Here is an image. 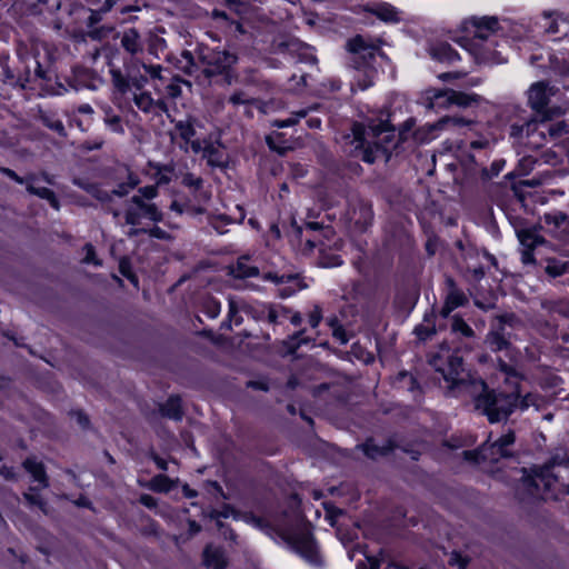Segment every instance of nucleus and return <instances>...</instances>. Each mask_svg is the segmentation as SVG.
I'll return each instance as SVG.
<instances>
[{
	"label": "nucleus",
	"instance_id": "29",
	"mask_svg": "<svg viewBox=\"0 0 569 569\" xmlns=\"http://www.w3.org/2000/svg\"><path fill=\"white\" fill-rule=\"evenodd\" d=\"M359 448L368 458L377 459L390 453L395 449V446L390 440L386 441L383 445H377L372 439H369L360 445Z\"/></svg>",
	"mask_w": 569,
	"mask_h": 569
},
{
	"label": "nucleus",
	"instance_id": "42",
	"mask_svg": "<svg viewBox=\"0 0 569 569\" xmlns=\"http://www.w3.org/2000/svg\"><path fill=\"white\" fill-rule=\"evenodd\" d=\"M316 109V107L303 108L297 111L291 112V116L284 120H276L273 126L278 128L291 127L299 122L300 119L306 118L311 110Z\"/></svg>",
	"mask_w": 569,
	"mask_h": 569
},
{
	"label": "nucleus",
	"instance_id": "24",
	"mask_svg": "<svg viewBox=\"0 0 569 569\" xmlns=\"http://www.w3.org/2000/svg\"><path fill=\"white\" fill-rule=\"evenodd\" d=\"M121 47L128 52L132 59L143 51V43L141 41L140 33L137 29L130 28L123 31L121 40Z\"/></svg>",
	"mask_w": 569,
	"mask_h": 569
},
{
	"label": "nucleus",
	"instance_id": "52",
	"mask_svg": "<svg viewBox=\"0 0 569 569\" xmlns=\"http://www.w3.org/2000/svg\"><path fill=\"white\" fill-rule=\"evenodd\" d=\"M263 279L267 281L274 282L277 284L287 283L291 281H298V274H278L276 272H267L263 274Z\"/></svg>",
	"mask_w": 569,
	"mask_h": 569
},
{
	"label": "nucleus",
	"instance_id": "10",
	"mask_svg": "<svg viewBox=\"0 0 569 569\" xmlns=\"http://www.w3.org/2000/svg\"><path fill=\"white\" fill-rule=\"evenodd\" d=\"M143 219H148L152 222H161L163 220V213L154 202H148L141 197H131L126 202V223L134 227L140 224Z\"/></svg>",
	"mask_w": 569,
	"mask_h": 569
},
{
	"label": "nucleus",
	"instance_id": "30",
	"mask_svg": "<svg viewBox=\"0 0 569 569\" xmlns=\"http://www.w3.org/2000/svg\"><path fill=\"white\" fill-rule=\"evenodd\" d=\"M73 183L91 194L98 201L102 203L111 202V193L107 190H103L99 184L77 178L73 180Z\"/></svg>",
	"mask_w": 569,
	"mask_h": 569
},
{
	"label": "nucleus",
	"instance_id": "37",
	"mask_svg": "<svg viewBox=\"0 0 569 569\" xmlns=\"http://www.w3.org/2000/svg\"><path fill=\"white\" fill-rule=\"evenodd\" d=\"M39 120L50 130L57 132L60 137H66L67 131L61 120H59L53 113L39 110Z\"/></svg>",
	"mask_w": 569,
	"mask_h": 569
},
{
	"label": "nucleus",
	"instance_id": "55",
	"mask_svg": "<svg viewBox=\"0 0 569 569\" xmlns=\"http://www.w3.org/2000/svg\"><path fill=\"white\" fill-rule=\"evenodd\" d=\"M451 327L455 332H460L465 337L470 338L475 335L472 328L461 318H453Z\"/></svg>",
	"mask_w": 569,
	"mask_h": 569
},
{
	"label": "nucleus",
	"instance_id": "61",
	"mask_svg": "<svg viewBox=\"0 0 569 569\" xmlns=\"http://www.w3.org/2000/svg\"><path fill=\"white\" fill-rule=\"evenodd\" d=\"M86 256L83 258L84 263H92L94 266H101V261L97 259L94 247L91 243L84 246Z\"/></svg>",
	"mask_w": 569,
	"mask_h": 569
},
{
	"label": "nucleus",
	"instance_id": "49",
	"mask_svg": "<svg viewBox=\"0 0 569 569\" xmlns=\"http://www.w3.org/2000/svg\"><path fill=\"white\" fill-rule=\"evenodd\" d=\"M229 102L233 106H240V104L258 106L259 100L254 99L252 97H249L244 91L239 90V91H234L229 97Z\"/></svg>",
	"mask_w": 569,
	"mask_h": 569
},
{
	"label": "nucleus",
	"instance_id": "22",
	"mask_svg": "<svg viewBox=\"0 0 569 569\" xmlns=\"http://www.w3.org/2000/svg\"><path fill=\"white\" fill-rule=\"evenodd\" d=\"M538 120L531 118L522 123H512L510 126L509 136L519 146L525 147L527 140L531 136L532 131L537 127Z\"/></svg>",
	"mask_w": 569,
	"mask_h": 569
},
{
	"label": "nucleus",
	"instance_id": "26",
	"mask_svg": "<svg viewBox=\"0 0 569 569\" xmlns=\"http://www.w3.org/2000/svg\"><path fill=\"white\" fill-rule=\"evenodd\" d=\"M37 181V177L34 174H29L27 177V191L31 194H34L41 199L47 200L52 208L59 209L60 203L57 199L54 192L46 187H36L34 182Z\"/></svg>",
	"mask_w": 569,
	"mask_h": 569
},
{
	"label": "nucleus",
	"instance_id": "50",
	"mask_svg": "<svg viewBox=\"0 0 569 569\" xmlns=\"http://www.w3.org/2000/svg\"><path fill=\"white\" fill-rule=\"evenodd\" d=\"M132 61H134V59H131L130 63L126 64V68L131 67ZM136 61H138V64L132 69V73H134V70L139 66H141L144 69V71L147 73H149V76L152 79H161L162 67L160 64H147V63L140 62L138 59H136Z\"/></svg>",
	"mask_w": 569,
	"mask_h": 569
},
{
	"label": "nucleus",
	"instance_id": "6",
	"mask_svg": "<svg viewBox=\"0 0 569 569\" xmlns=\"http://www.w3.org/2000/svg\"><path fill=\"white\" fill-rule=\"evenodd\" d=\"M380 40H372L358 34L347 41V49L355 54L353 64L357 70H363L365 79L361 82L359 79V87L366 89L373 82L377 71L371 67V60L380 50Z\"/></svg>",
	"mask_w": 569,
	"mask_h": 569
},
{
	"label": "nucleus",
	"instance_id": "21",
	"mask_svg": "<svg viewBox=\"0 0 569 569\" xmlns=\"http://www.w3.org/2000/svg\"><path fill=\"white\" fill-rule=\"evenodd\" d=\"M428 51L432 59L443 63H453L460 59L458 52L447 42L432 43Z\"/></svg>",
	"mask_w": 569,
	"mask_h": 569
},
{
	"label": "nucleus",
	"instance_id": "23",
	"mask_svg": "<svg viewBox=\"0 0 569 569\" xmlns=\"http://www.w3.org/2000/svg\"><path fill=\"white\" fill-rule=\"evenodd\" d=\"M508 336L509 332L503 331L501 327L491 326V329L486 337L485 343L493 352L502 351L510 347Z\"/></svg>",
	"mask_w": 569,
	"mask_h": 569
},
{
	"label": "nucleus",
	"instance_id": "13",
	"mask_svg": "<svg viewBox=\"0 0 569 569\" xmlns=\"http://www.w3.org/2000/svg\"><path fill=\"white\" fill-rule=\"evenodd\" d=\"M545 32L555 40L569 36V13L562 11H543L542 14Z\"/></svg>",
	"mask_w": 569,
	"mask_h": 569
},
{
	"label": "nucleus",
	"instance_id": "16",
	"mask_svg": "<svg viewBox=\"0 0 569 569\" xmlns=\"http://www.w3.org/2000/svg\"><path fill=\"white\" fill-rule=\"evenodd\" d=\"M272 51L274 53H289L291 56H297L301 61L308 60L312 63L317 61L316 57L306 52L307 47L297 39L276 40L272 43Z\"/></svg>",
	"mask_w": 569,
	"mask_h": 569
},
{
	"label": "nucleus",
	"instance_id": "7",
	"mask_svg": "<svg viewBox=\"0 0 569 569\" xmlns=\"http://www.w3.org/2000/svg\"><path fill=\"white\" fill-rule=\"evenodd\" d=\"M516 435L512 430H508L493 442H485L479 449L466 450L462 452L463 458L468 461L480 462H499L501 459L512 458L515 455Z\"/></svg>",
	"mask_w": 569,
	"mask_h": 569
},
{
	"label": "nucleus",
	"instance_id": "60",
	"mask_svg": "<svg viewBox=\"0 0 569 569\" xmlns=\"http://www.w3.org/2000/svg\"><path fill=\"white\" fill-rule=\"evenodd\" d=\"M158 196V187L157 186H146L142 188H139L138 194H134L133 197H141L148 202H152V200Z\"/></svg>",
	"mask_w": 569,
	"mask_h": 569
},
{
	"label": "nucleus",
	"instance_id": "17",
	"mask_svg": "<svg viewBox=\"0 0 569 569\" xmlns=\"http://www.w3.org/2000/svg\"><path fill=\"white\" fill-rule=\"evenodd\" d=\"M22 467L31 476L32 480L38 483V488L47 489L49 487L50 482L46 467L34 456L26 458Z\"/></svg>",
	"mask_w": 569,
	"mask_h": 569
},
{
	"label": "nucleus",
	"instance_id": "44",
	"mask_svg": "<svg viewBox=\"0 0 569 569\" xmlns=\"http://www.w3.org/2000/svg\"><path fill=\"white\" fill-rule=\"evenodd\" d=\"M546 140V129L541 126V121L537 123V127L532 131L531 136L527 140L526 148L538 149L543 146Z\"/></svg>",
	"mask_w": 569,
	"mask_h": 569
},
{
	"label": "nucleus",
	"instance_id": "20",
	"mask_svg": "<svg viewBox=\"0 0 569 569\" xmlns=\"http://www.w3.org/2000/svg\"><path fill=\"white\" fill-rule=\"evenodd\" d=\"M202 156L207 163L213 168H224L227 166V157L220 143L206 142L202 149Z\"/></svg>",
	"mask_w": 569,
	"mask_h": 569
},
{
	"label": "nucleus",
	"instance_id": "62",
	"mask_svg": "<svg viewBox=\"0 0 569 569\" xmlns=\"http://www.w3.org/2000/svg\"><path fill=\"white\" fill-rule=\"evenodd\" d=\"M106 124L117 133L123 132V127L121 124V118L119 116H111L104 119Z\"/></svg>",
	"mask_w": 569,
	"mask_h": 569
},
{
	"label": "nucleus",
	"instance_id": "11",
	"mask_svg": "<svg viewBox=\"0 0 569 569\" xmlns=\"http://www.w3.org/2000/svg\"><path fill=\"white\" fill-rule=\"evenodd\" d=\"M505 43L500 44L497 39H491L486 42L469 43L468 51L475 58L478 64H501L507 62L503 49Z\"/></svg>",
	"mask_w": 569,
	"mask_h": 569
},
{
	"label": "nucleus",
	"instance_id": "48",
	"mask_svg": "<svg viewBox=\"0 0 569 569\" xmlns=\"http://www.w3.org/2000/svg\"><path fill=\"white\" fill-rule=\"evenodd\" d=\"M172 488V481L164 475H157L150 481V489L157 492H168Z\"/></svg>",
	"mask_w": 569,
	"mask_h": 569
},
{
	"label": "nucleus",
	"instance_id": "18",
	"mask_svg": "<svg viewBox=\"0 0 569 569\" xmlns=\"http://www.w3.org/2000/svg\"><path fill=\"white\" fill-rule=\"evenodd\" d=\"M475 123L473 120L466 119L463 117L457 116H446L440 118L437 122L432 124H428L426 129L428 132L432 131H460L461 129L472 126Z\"/></svg>",
	"mask_w": 569,
	"mask_h": 569
},
{
	"label": "nucleus",
	"instance_id": "28",
	"mask_svg": "<svg viewBox=\"0 0 569 569\" xmlns=\"http://www.w3.org/2000/svg\"><path fill=\"white\" fill-rule=\"evenodd\" d=\"M247 257L238 258L237 262L229 267V274L238 279L253 278L259 276V269L248 263Z\"/></svg>",
	"mask_w": 569,
	"mask_h": 569
},
{
	"label": "nucleus",
	"instance_id": "15",
	"mask_svg": "<svg viewBox=\"0 0 569 569\" xmlns=\"http://www.w3.org/2000/svg\"><path fill=\"white\" fill-rule=\"evenodd\" d=\"M555 92L552 88L545 81H539L528 90V102L529 106L537 112H541L548 104L550 96Z\"/></svg>",
	"mask_w": 569,
	"mask_h": 569
},
{
	"label": "nucleus",
	"instance_id": "51",
	"mask_svg": "<svg viewBox=\"0 0 569 569\" xmlns=\"http://www.w3.org/2000/svg\"><path fill=\"white\" fill-rule=\"evenodd\" d=\"M323 238L325 237L321 234H308L305 239V247L302 249L303 252L311 253L315 250V248L323 247Z\"/></svg>",
	"mask_w": 569,
	"mask_h": 569
},
{
	"label": "nucleus",
	"instance_id": "1",
	"mask_svg": "<svg viewBox=\"0 0 569 569\" xmlns=\"http://www.w3.org/2000/svg\"><path fill=\"white\" fill-rule=\"evenodd\" d=\"M429 363L441 373L448 383L449 393L473 397L476 410L487 416L491 423L506 420L518 406L523 409L533 403L531 395L525 396L520 401L518 391L496 392L488 389L482 380L466 379L462 358L458 353H451L447 343H442L439 352L430 356Z\"/></svg>",
	"mask_w": 569,
	"mask_h": 569
},
{
	"label": "nucleus",
	"instance_id": "58",
	"mask_svg": "<svg viewBox=\"0 0 569 569\" xmlns=\"http://www.w3.org/2000/svg\"><path fill=\"white\" fill-rule=\"evenodd\" d=\"M232 515H234L233 508L229 505H224L221 510H211L209 517L213 520H217V525L221 527L222 523L219 521V519L229 518Z\"/></svg>",
	"mask_w": 569,
	"mask_h": 569
},
{
	"label": "nucleus",
	"instance_id": "38",
	"mask_svg": "<svg viewBox=\"0 0 569 569\" xmlns=\"http://www.w3.org/2000/svg\"><path fill=\"white\" fill-rule=\"evenodd\" d=\"M452 97V104L461 107V108H468L473 104H478L481 101V97L476 93H466L461 91L453 90L451 92Z\"/></svg>",
	"mask_w": 569,
	"mask_h": 569
},
{
	"label": "nucleus",
	"instance_id": "31",
	"mask_svg": "<svg viewBox=\"0 0 569 569\" xmlns=\"http://www.w3.org/2000/svg\"><path fill=\"white\" fill-rule=\"evenodd\" d=\"M372 217L371 207L366 203H360L353 209L350 219L353 220L357 229L362 232L371 224Z\"/></svg>",
	"mask_w": 569,
	"mask_h": 569
},
{
	"label": "nucleus",
	"instance_id": "64",
	"mask_svg": "<svg viewBox=\"0 0 569 569\" xmlns=\"http://www.w3.org/2000/svg\"><path fill=\"white\" fill-rule=\"evenodd\" d=\"M380 563L377 559L368 557L366 562H358L357 569H379Z\"/></svg>",
	"mask_w": 569,
	"mask_h": 569
},
{
	"label": "nucleus",
	"instance_id": "3",
	"mask_svg": "<svg viewBox=\"0 0 569 569\" xmlns=\"http://www.w3.org/2000/svg\"><path fill=\"white\" fill-rule=\"evenodd\" d=\"M137 64L138 61H132L131 67L126 68V73H123L120 68H110L109 73L111 77V83L114 92L120 96L128 94L132 89L140 91L133 93L134 104L142 112L149 113L153 110L156 101L149 92L142 91L143 87L148 82L147 77L140 73H132V69Z\"/></svg>",
	"mask_w": 569,
	"mask_h": 569
},
{
	"label": "nucleus",
	"instance_id": "35",
	"mask_svg": "<svg viewBox=\"0 0 569 569\" xmlns=\"http://www.w3.org/2000/svg\"><path fill=\"white\" fill-rule=\"evenodd\" d=\"M368 11L385 22H397L399 20L397 9L389 3L375 4Z\"/></svg>",
	"mask_w": 569,
	"mask_h": 569
},
{
	"label": "nucleus",
	"instance_id": "41",
	"mask_svg": "<svg viewBox=\"0 0 569 569\" xmlns=\"http://www.w3.org/2000/svg\"><path fill=\"white\" fill-rule=\"evenodd\" d=\"M541 220L547 226H552L555 229H558L562 226H569V216L562 211L545 213Z\"/></svg>",
	"mask_w": 569,
	"mask_h": 569
},
{
	"label": "nucleus",
	"instance_id": "59",
	"mask_svg": "<svg viewBox=\"0 0 569 569\" xmlns=\"http://www.w3.org/2000/svg\"><path fill=\"white\" fill-rule=\"evenodd\" d=\"M323 507L326 510V518L329 520L331 526H335L337 518H339L343 511L330 502H325Z\"/></svg>",
	"mask_w": 569,
	"mask_h": 569
},
{
	"label": "nucleus",
	"instance_id": "63",
	"mask_svg": "<svg viewBox=\"0 0 569 569\" xmlns=\"http://www.w3.org/2000/svg\"><path fill=\"white\" fill-rule=\"evenodd\" d=\"M181 56L187 62L184 72H187L188 74H191L193 72V70L197 68V63L194 61V57H193L192 52L184 50Z\"/></svg>",
	"mask_w": 569,
	"mask_h": 569
},
{
	"label": "nucleus",
	"instance_id": "53",
	"mask_svg": "<svg viewBox=\"0 0 569 569\" xmlns=\"http://www.w3.org/2000/svg\"><path fill=\"white\" fill-rule=\"evenodd\" d=\"M167 48V42L163 38L159 36H152L149 40L148 50L150 54L154 57H159V53L163 52Z\"/></svg>",
	"mask_w": 569,
	"mask_h": 569
},
{
	"label": "nucleus",
	"instance_id": "46",
	"mask_svg": "<svg viewBox=\"0 0 569 569\" xmlns=\"http://www.w3.org/2000/svg\"><path fill=\"white\" fill-rule=\"evenodd\" d=\"M174 128L180 138L186 142H190L191 138L196 134L193 123L189 119L177 121L174 123Z\"/></svg>",
	"mask_w": 569,
	"mask_h": 569
},
{
	"label": "nucleus",
	"instance_id": "14",
	"mask_svg": "<svg viewBox=\"0 0 569 569\" xmlns=\"http://www.w3.org/2000/svg\"><path fill=\"white\" fill-rule=\"evenodd\" d=\"M447 295L441 315L448 317L456 308L467 305V296L458 288L452 277H446Z\"/></svg>",
	"mask_w": 569,
	"mask_h": 569
},
{
	"label": "nucleus",
	"instance_id": "33",
	"mask_svg": "<svg viewBox=\"0 0 569 569\" xmlns=\"http://www.w3.org/2000/svg\"><path fill=\"white\" fill-rule=\"evenodd\" d=\"M468 158L475 166L481 167V178L483 180H490L497 177L505 166V160H495L491 163L490 168H487L483 161H479L476 153H470Z\"/></svg>",
	"mask_w": 569,
	"mask_h": 569
},
{
	"label": "nucleus",
	"instance_id": "36",
	"mask_svg": "<svg viewBox=\"0 0 569 569\" xmlns=\"http://www.w3.org/2000/svg\"><path fill=\"white\" fill-rule=\"evenodd\" d=\"M244 311L246 313H252V307L247 305L246 302L241 301L238 303L232 298H229V313L228 318L229 321L224 323V327L230 329L231 328V321H233L236 325H240L242 322V318L238 316L239 311Z\"/></svg>",
	"mask_w": 569,
	"mask_h": 569
},
{
	"label": "nucleus",
	"instance_id": "56",
	"mask_svg": "<svg viewBox=\"0 0 569 569\" xmlns=\"http://www.w3.org/2000/svg\"><path fill=\"white\" fill-rule=\"evenodd\" d=\"M305 330L293 333L286 342L290 352H295L301 345L308 343L310 340L303 337Z\"/></svg>",
	"mask_w": 569,
	"mask_h": 569
},
{
	"label": "nucleus",
	"instance_id": "39",
	"mask_svg": "<svg viewBox=\"0 0 569 569\" xmlns=\"http://www.w3.org/2000/svg\"><path fill=\"white\" fill-rule=\"evenodd\" d=\"M546 262L545 272L551 278L565 274L569 268V262L556 258H548Z\"/></svg>",
	"mask_w": 569,
	"mask_h": 569
},
{
	"label": "nucleus",
	"instance_id": "34",
	"mask_svg": "<svg viewBox=\"0 0 569 569\" xmlns=\"http://www.w3.org/2000/svg\"><path fill=\"white\" fill-rule=\"evenodd\" d=\"M1 77L4 84L11 87L24 88L28 77L23 78L16 74L14 70L9 66L8 60L0 61Z\"/></svg>",
	"mask_w": 569,
	"mask_h": 569
},
{
	"label": "nucleus",
	"instance_id": "27",
	"mask_svg": "<svg viewBox=\"0 0 569 569\" xmlns=\"http://www.w3.org/2000/svg\"><path fill=\"white\" fill-rule=\"evenodd\" d=\"M305 233L321 234L329 239L333 234V230L330 227H323L319 222H307L303 228L297 226L296 222L292 223V236L296 239L301 240Z\"/></svg>",
	"mask_w": 569,
	"mask_h": 569
},
{
	"label": "nucleus",
	"instance_id": "47",
	"mask_svg": "<svg viewBox=\"0 0 569 569\" xmlns=\"http://www.w3.org/2000/svg\"><path fill=\"white\" fill-rule=\"evenodd\" d=\"M548 118V116L543 118V120L541 121V126L546 129V132H548L550 137L558 138L563 133L569 132V126L565 121L547 124L546 120Z\"/></svg>",
	"mask_w": 569,
	"mask_h": 569
},
{
	"label": "nucleus",
	"instance_id": "54",
	"mask_svg": "<svg viewBox=\"0 0 569 569\" xmlns=\"http://www.w3.org/2000/svg\"><path fill=\"white\" fill-rule=\"evenodd\" d=\"M495 144V140L488 137H479L470 142V148L473 151L485 150L489 152Z\"/></svg>",
	"mask_w": 569,
	"mask_h": 569
},
{
	"label": "nucleus",
	"instance_id": "57",
	"mask_svg": "<svg viewBox=\"0 0 569 569\" xmlns=\"http://www.w3.org/2000/svg\"><path fill=\"white\" fill-rule=\"evenodd\" d=\"M181 183L188 188L199 190L203 184V180L193 173L187 172L182 176Z\"/></svg>",
	"mask_w": 569,
	"mask_h": 569
},
{
	"label": "nucleus",
	"instance_id": "43",
	"mask_svg": "<svg viewBox=\"0 0 569 569\" xmlns=\"http://www.w3.org/2000/svg\"><path fill=\"white\" fill-rule=\"evenodd\" d=\"M139 184V179L136 174L132 172L128 173V180L126 182L119 183L117 188H114L110 193L111 198L113 196L117 197H124L127 196L132 189H134Z\"/></svg>",
	"mask_w": 569,
	"mask_h": 569
},
{
	"label": "nucleus",
	"instance_id": "40",
	"mask_svg": "<svg viewBox=\"0 0 569 569\" xmlns=\"http://www.w3.org/2000/svg\"><path fill=\"white\" fill-rule=\"evenodd\" d=\"M40 488L38 487H30L28 491L23 492L22 496L29 506H37L44 515H47L48 503L40 495L36 492Z\"/></svg>",
	"mask_w": 569,
	"mask_h": 569
},
{
	"label": "nucleus",
	"instance_id": "32",
	"mask_svg": "<svg viewBox=\"0 0 569 569\" xmlns=\"http://www.w3.org/2000/svg\"><path fill=\"white\" fill-rule=\"evenodd\" d=\"M159 411L162 417L173 420H181L183 411L181 400L178 396H171L164 403L160 405Z\"/></svg>",
	"mask_w": 569,
	"mask_h": 569
},
{
	"label": "nucleus",
	"instance_id": "45",
	"mask_svg": "<svg viewBox=\"0 0 569 569\" xmlns=\"http://www.w3.org/2000/svg\"><path fill=\"white\" fill-rule=\"evenodd\" d=\"M521 323L519 318L515 313H503L495 317L491 326L501 327L503 331H507V327L516 328Z\"/></svg>",
	"mask_w": 569,
	"mask_h": 569
},
{
	"label": "nucleus",
	"instance_id": "25",
	"mask_svg": "<svg viewBox=\"0 0 569 569\" xmlns=\"http://www.w3.org/2000/svg\"><path fill=\"white\" fill-rule=\"evenodd\" d=\"M203 565L208 569H224L227 567V559L224 551L212 545H208L203 550Z\"/></svg>",
	"mask_w": 569,
	"mask_h": 569
},
{
	"label": "nucleus",
	"instance_id": "9",
	"mask_svg": "<svg viewBox=\"0 0 569 569\" xmlns=\"http://www.w3.org/2000/svg\"><path fill=\"white\" fill-rule=\"evenodd\" d=\"M461 29L471 36L469 43L497 39V34L502 31L497 16H471L462 21Z\"/></svg>",
	"mask_w": 569,
	"mask_h": 569
},
{
	"label": "nucleus",
	"instance_id": "12",
	"mask_svg": "<svg viewBox=\"0 0 569 569\" xmlns=\"http://www.w3.org/2000/svg\"><path fill=\"white\" fill-rule=\"evenodd\" d=\"M540 227L517 228L516 234L522 247L521 262L523 264H535L533 250L546 243V239L539 233Z\"/></svg>",
	"mask_w": 569,
	"mask_h": 569
},
{
	"label": "nucleus",
	"instance_id": "2",
	"mask_svg": "<svg viewBox=\"0 0 569 569\" xmlns=\"http://www.w3.org/2000/svg\"><path fill=\"white\" fill-rule=\"evenodd\" d=\"M352 137L355 148L361 151V159L368 163L377 160L387 162L397 146L395 130L383 121L368 128L353 123Z\"/></svg>",
	"mask_w": 569,
	"mask_h": 569
},
{
	"label": "nucleus",
	"instance_id": "4",
	"mask_svg": "<svg viewBox=\"0 0 569 569\" xmlns=\"http://www.w3.org/2000/svg\"><path fill=\"white\" fill-rule=\"evenodd\" d=\"M196 52L206 78L222 77L228 86L237 80L234 66L238 56L234 52L209 48L206 44H199Z\"/></svg>",
	"mask_w": 569,
	"mask_h": 569
},
{
	"label": "nucleus",
	"instance_id": "5",
	"mask_svg": "<svg viewBox=\"0 0 569 569\" xmlns=\"http://www.w3.org/2000/svg\"><path fill=\"white\" fill-rule=\"evenodd\" d=\"M568 467L569 455L565 450L558 449L543 466L533 470L532 476L523 479L522 486L531 496L543 498V493L551 490L561 478L559 469Z\"/></svg>",
	"mask_w": 569,
	"mask_h": 569
},
{
	"label": "nucleus",
	"instance_id": "8",
	"mask_svg": "<svg viewBox=\"0 0 569 569\" xmlns=\"http://www.w3.org/2000/svg\"><path fill=\"white\" fill-rule=\"evenodd\" d=\"M277 535L297 553L315 566L321 565V558L309 532L295 528H278Z\"/></svg>",
	"mask_w": 569,
	"mask_h": 569
},
{
	"label": "nucleus",
	"instance_id": "19",
	"mask_svg": "<svg viewBox=\"0 0 569 569\" xmlns=\"http://www.w3.org/2000/svg\"><path fill=\"white\" fill-rule=\"evenodd\" d=\"M452 89H429L426 92V106L432 110L448 109L452 106Z\"/></svg>",
	"mask_w": 569,
	"mask_h": 569
}]
</instances>
